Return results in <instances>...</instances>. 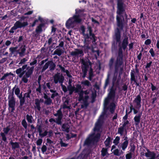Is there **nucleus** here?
Here are the masks:
<instances>
[{"instance_id":"1","label":"nucleus","mask_w":159,"mask_h":159,"mask_svg":"<svg viewBox=\"0 0 159 159\" xmlns=\"http://www.w3.org/2000/svg\"><path fill=\"white\" fill-rule=\"evenodd\" d=\"M117 10L116 16V24L118 27L114 30V34L113 36V41L111 46V52L115 53L117 50V44L118 43V54H123V50H125L128 45V37L125 35L122 42H121V31L125 27L124 17L122 15L125 12V16L126 18L127 15L125 12L124 0H117Z\"/></svg>"},{"instance_id":"2","label":"nucleus","mask_w":159,"mask_h":159,"mask_svg":"<svg viewBox=\"0 0 159 159\" xmlns=\"http://www.w3.org/2000/svg\"><path fill=\"white\" fill-rule=\"evenodd\" d=\"M93 131L94 133L90 135L85 141V144L89 145L91 143H94L99 140L100 134L102 131L101 124L99 120H98L96 123Z\"/></svg>"},{"instance_id":"3","label":"nucleus","mask_w":159,"mask_h":159,"mask_svg":"<svg viewBox=\"0 0 159 159\" xmlns=\"http://www.w3.org/2000/svg\"><path fill=\"white\" fill-rule=\"evenodd\" d=\"M80 30L81 31V34L84 36V39H90L92 40V43L93 44H96V41L97 38L95 34L93 33V30L91 27H88L86 34L85 33V28L84 26H81Z\"/></svg>"},{"instance_id":"4","label":"nucleus","mask_w":159,"mask_h":159,"mask_svg":"<svg viewBox=\"0 0 159 159\" xmlns=\"http://www.w3.org/2000/svg\"><path fill=\"white\" fill-rule=\"evenodd\" d=\"M68 90L69 92V94H72L73 92L75 93H77L79 94V96L78 100L79 101H81L84 99V91L82 89L81 85L79 84L76 85L75 87L70 86L68 88Z\"/></svg>"},{"instance_id":"5","label":"nucleus","mask_w":159,"mask_h":159,"mask_svg":"<svg viewBox=\"0 0 159 159\" xmlns=\"http://www.w3.org/2000/svg\"><path fill=\"white\" fill-rule=\"evenodd\" d=\"M61 108L57 111L56 113L54 114V115L57 118L56 119L51 118L49 120V121L51 122H52L56 123L57 124L61 125L62 124L61 120L63 116V114L61 110Z\"/></svg>"},{"instance_id":"6","label":"nucleus","mask_w":159,"mask_h":159,"mask_svg":"<svg viewBox=\"0 0 159 159\" xmlns=\"http://www.w3.org/2000/svg\"><path fill=\"white\" fill-rule=\"evenodd\" d=\"M82 70H93L92 68V63L88 57L80 59Z\"/></svg>"},{"instance_id":"7","label":"nucleus","mask_w":159,"mask_h":159,"mask_svg":"<svg viewBox=\"0 0 159 159\" xmlns=\"http://www.w3.org/2000/svg\"><path fill=\"white\" fill-rule=\"evenodd\" d=\"M13 95V93L9 94L8 98L9 110L11 112H13L15 110L16 105L15 100Z\"/></svg>"},{"instance_id":"8","label":"nucleus","mask_w":159,"mask_h":159,"mask_svg":"<svg viewBox=\"0 0 159 159\" xmlns=\"http://www.w3.org/2000/svg\"><path fill=\"white\" fill-rule=\"evenodd\" d=\"M70 55L75 59H78L79 57H81L84 55V52L82 49L76 48L75 51H72L70 53Z\"/></svg>"},{"instance_id":"9","label":"nucleus","mask_w":159,"mask_h":159,"mask_svg":"<svg viewBox=\"0 0 159 159\" xmlns=\"http://www.w3.org/2000/svg\"><path fill=\"white\" fill-rule=\"evenodd\" d=\"M56 66V65L52 59L45 63L43 66L42 70H47L49 67V70H55Z\"/></svg>"},{"instance_id":"10","label":"nucleus","mask_w":159,"mask_h":159,"mask_svg":"<svg viewBox=\"0 0 159 159\" xmlns=\"http://www.w3.org/2000/svg\"><path fill=\"white\" fill-rule=\"evenodd\" d=\"M115 92L113 90H111L110 92L108 98H106L104 101V106L106 107L108 103L111 100L112 101H114L115 99Z\"/></svg>"},{"instance_id":"11","label":"nucleus","mask_w":159,"mask_h":159,"mask_svg":"<svg viewBox=\"0 0 159 159\" xmlns=\"http://www.w3.org/2000/svg\"><path fill=\"white\" fill-rule=\"evenodd\" d=\"M31 91L30 89L27 90L26 93H25L23 97L22 95L20 100V106H22L24 104L25 100L27 101L28 100V98H30V94L31 93Z\"/></svg>"},{"instance_id":"12","label":"nucleus","mask_w":159,"mask_h":159,"mask_svg":"<svg viewBox=\"0 0 159 159\" xmlns=\"http://www.w3.org/2000/svg\"><path fill=\"white\" fill-rule=\"evenodd\" d=\"M54 82L55 84L58 83L62 84L64 80V77L60 73L56 74L53 76Z\"/></svg>"},{"instance_id":"13","label":"nucleus","mask_w":159,"mask_h":159,"mask_svg":"<svg viewBox=\"0 0 159 159\" xmlns=\"http://www.w3.org/2000/svg\"><path fill=\"white\" fill-rule=\"evenodd\" d=\"M92 43V40L90 39H84V45L83 46L85 51V52H88V50L91 49L92 48V46H90L89 44Z\"/></svg>"},{"instance_id":"14","label":"nucleus","mask_w":159,"mask_h":159,"mask_svg":"<svg viewBox=\"0 0 159 159\" xmlns=\"http://www.w3.org/2000/svg\"><path fill=\"white\" fill-rule=\"evenodd\" d=\"M141 98L140 95H138L133 101V103L136 108L139 109L141 107L140 104Z\"/></svg>"},{"instance_id":"15","label":"nucleus","mask_w":159,"mask_h":159,"mask_svg":"<svg viewBox=\"0 0 159 159\" xmlns=\"http://www.w3.org/2000/svg\"><path fill=\"white\" fill-rule=\"evenodd\" d=\"M89 90H88L84 91V94L85 95L84 96L83 100H82L80 101L81 102L84 104V106L85 107L87 106L88 105L87 101L89 97V96H88V95L89 93Z\"/></svg>"},{"instance_id":"16","label":"nucleus","mask_w":159,"mask_h":159,"mask_svg":"<svg viewBox=\"0 0 159 159\" xmlns=\"http://www.w3.org/2000/svg\"><path fill=\"white\" fill-rule=\"evenodd\" d=\"M26 49V46L25 45H22L20 48L17 50V52L19 54L20 57H22L25 55Z\"/></svg>"},{"instance_id":"17","label":"nucleus","mask_w":159,"mask_h":159,"mask_svg":"<svg viewBox=\"0 0 159 159\" xmlns=\"http://www.w3.org/2000/svg\"><path fill=\"white\" fill-rule=\"evenodd\" d=\"M28 25V23L27 21L23 22V23H21L19 21H16L14 24V26L17 29L25 27Z\"/></svg>"},{"instance_id":"18","label":"nucleus","mask_w":159,"mask_h":159,"mask_svg":"<svg viewBox=\"0 0 159 159\" xmlns=\"http://www.w3.org/2000/svg\"><path fill=\"white\" fill-rule=\"evenodd\" d=\"M147 152L145 153L146 157L148 158L147 159H156V154L153 152H151L147 149Z\"/></svg>"},{"instance_id":"19","label":"nucleus","mask_w":159,"mask_h":159,"mask_svg":"<svg viewBox=\"0 0 159 159\" xmlns=\"http://www.w3.org/2000/svg\"><path fill=\"white\" fill-rule=\"evenodd\" d=\"M7 48V47L5 46V44H3V45H2L0 47V57H2L3 56L7 55L8 54V52H6Z\"/></svg>"},{"instance_id":"20","label":"nucleus","mask_w":159,"mask_h":159,"mask_svg":"<svg viewBox=\"0 0 159 159\" xmlns=\"http://www.w3.org/2000/svg\"><path fill=\"white\" fill-rule=\"evenodd\" d=\"M10 129V128L9 126H7L6 128H4L3 129V131L4 132H1L0 133V135L2 137V139L4 141H6L7 140V138L6 137V134H8L9 131Z\"/></svg>"},{"instance_id":"21","label":"nucleus","mask_w":159,"mask_h":159,"mask_svg":"<svg viewBox=\"0 0 159 159\" xmlns=\"http://www.w3.org/2000/svg\"><path fill=\"white\" fill-rule=\"evenodd\" d=\"M43 100L41 99H36L35 100L34 108L35 110H38L39 111L41 110V107L40 103L41 102H43Z\"/></svg>"},{"instance_id":"22","label":"nucleus","mask_w":159,"mask_h":159,"mask_svg":"<svg viewBox=\"0 0 159 159\" xmlns=\"http://www.w3.org/2000/svg\"><path fill=\"white\" fill-rule=\"evenodd\" d=\"M12 90L13 91H14L15 94L17 96V97L20 100L22 95V92H21V93L20 94V89L16 85H15V87L13 88Z\"/></svg>"},{"instance_id":"23","label":"nucleus","mask_w":159,"mask_h":159,"mask_svg":"<svg viewBox=\"0 0 159 159\" xmlns=\"http://www.w3.org/2000/svg\"><path fill=\"white\" fill-rule=\"evenodd\" d=\"M74 22L72 18H70L66 21V26L67 28L69 29L73 27Z\"/></svg>"},{"instance_id":"24","label":"nucleus","mask_w":159,"mask_h":159,"mask_svg":"<svg viewBox=\"0 0 159 159\" xmlns=\"http://www.w3.org/2000/svg\"><path fill=\"white\" fill-rule=\"evenodd\" d=\"M73 20L74 23H80L81 21L79 15H74L73 17H70Z\"/></svg>"},{"instance_id":"25","label":"nucleus","mask_w":159,"mask_h":159,"mask_svg":"<svg viewBox=\"0 0 159 159\" xmlns=\"http://www.w3.org/2000/svg\"><path fill=\"white\" fill-rule=\"evenodd\" d=\"M142 115V112H140L134 117V120L135 122V125H138L139 123Z\"/></svg>"},{"instance_id":"26","label":"nucleus","mask_w":159,"mask_h":159,"mask_svg":"<svg viewBox=\"0 0 159 159\" xmlns=\"http://www.w3.org/2000/svg\"><path fill=\"white\" fill-rule=\"evenodd\" d=\"M45 26V24L43 23H42L39 24L37 26V28L35 30V32L37 33H40L43 31L42 28L44 27Z\"/></svg>"},{"instance_id":"27","label":"nucleus","mask_w":159,"mask_h":159,"mask_svg":"<svg viewBox=\"0 0 159 159\" xmlns=\"http://www.w3.org/2000/svg\"><path fill=\"white\" fill-rule=\"evenodd\" d=\"M64 52L63 50L60 48L56 49L54 52L53 55H57L59 56H61Z\"/></svg>"},{"instance_id":"28","label":"nucleus","mask_w":159,"mask_h":159,"mask_svg":"<svg viewBox=\"0 0 159 159\" xmlns=\"http://www.w3.org/2000/svg\"><path fill=\"white\" fill-rule=\"evenodd\" d=\"M134 72L132 71L131 73V80L132 82H134V83H136V84L138 85V84L137 82V78L134 75Z\"/></svg>"},{"instance_id":"29","label":"nucleus","mask_w":159,"mask_h":159,"mask_svg":"<svg viewBox=\"0 0 159 159\" xmlns=\"http://www.w3.org/2000/svg\"><path fill=\"white\" fill-rule=\"evenodd\" d=\"M41 53L39 54V55H38L36 58H39V57H42V59H43L45 57V56L43 55V52L44 53L46 52V49L44 47H43L41 48Z\"/></svg>"},{"instance_id":"30","label":"nucleus","mask_w":159,"mask_h":159,"mask_svg":"<svg viewBox=\"0 0 159 159\" xmlns=\"http://www.w3.org/2000/svg\"><path fill=\"white\" fill-rule=\"evenodd\" d=\"M69 127L67 124H64L62 126V129L63 131L68 133L69 132Z\"/></svg>"},{"instance_id":"31","label":"nucleus","mask_w":159,"mask_h":159,"mask_svg":"<svg viewBox=\"0 0 159 159\" xmlns=\"http://www.w3.org/2000/svg\"><path fill=\"white\" fill-rule=\"evenodd\" d=\"M128 144V141L127 140H125V141L121 144V147L122 150L125 151L127 148Z\"/></svg>"},{"instance_id":"32","label":"nucleus","mask_w":159,"mask_h":159,"mask_svg":"<svg viewBox=\"0 0 159 159\" xmlns=\"http://www.w3.org/2000/svg\"><path fill=\"white\" fill-rule=\"evenodd\" d=\"M113 153L114 155L119 156L121 154H123L124 152L122 150L120 151L118 149H116L114 150Z\"/></svg>"},{"instance_id":"33","label":"nucleus","mask_w":159,"mask_h":159,"mask_svg":"<svg viewBox=\"0 0 159 159\" xmlns=\"http://www.w3.org/2000/svg\"><path fill=\"white\" fill-rule=\"evenodd\" d=\"M26 117L28 122L30 123H32L34 122L33 118L32 116L28 114L26 115Z\"/></svg>"},{"instance_id":"34","label":"nucleus","mask_w":159,"mask_h":159,"mask_svg":"<svg viewBox=\"0 0 159 159\" xmlns=\"http://www.w3.org/2000/svg\"><path fill=\"white\" fill-rule=\"evenodd\" d=\"M115 108V105L114 103H111L108 109H109L111 113H113L114 111Z\"/></svg>"},{"instance_id":"35","label":"nucleus","mask_w":159,"mask_h":159,"mask_svg":"<svg viewBox=\"0 0 159 159\" xmlns=\"http://www.w3.org/2000/svg\"><path fill=\"white\" fill-rule=\"evenodd\" d=\"M43 19L40 17V16H39L38 19L35 20L33 22V23L31 25V26L32 27H34L35 26L36 23L38 22L39 20L40 21V22H42L43 21Z\"/></svg>"},{"instance_id":"36","label":"nucleus","mask_w":159,"mask_h":159,"mask_svg":"<svg viewBox=\"0 0 159 159\" xmlns=\"http://www.w3.org/2000/svg\"><path fill=\"white\" fill-rule=\"evenodd\" d=\"M48 58L47 57V58L45 59V60H42L39 63V66L40 67H42L43 66V65L44 64V63L47 62L48 61Z\"/></svg>"},{"instance_id":"37","label":"nucleus","mask_w":159,"mask_h":159,"mask_svg":"<svg viewBox=\"0 0 159 159\" xmlns=\"http://www.w3.org/2000/svg\"><path fill=\"white\" fill-rule=\"evenodd\" d=\"M152 66H153L152 62L151 61L149 60L146 62L145 68L148 69V68H150Z\"/></svg>"},{"instance_id":"38","label":"nucleus","mask_w":159,"mask_h":159,"mask_svg":"<svg viewBox=\"0 0 159 159\" xmlns=\"http://www.w3.org/2000/svg\"><path fill=\"white\" fill-rule=\"evenodd\" d=\"M12 145V148L15 149L19 147V144L16 142L13 143L11 142L10 143Z\"/></svg>"},{"instance_id":"39","label":"nucleus","mask_w":159,"mask_h":159,"mask_svg":"<svg viewBox=\"0 0 159 159\" xmlns=\"http://www.w3.org/2000/svg\"><path fill=\"white\" fill-rule=\"evenodd\" d=\"M81 84L84 86H89L91 85L90 82L88 80H85L81 82Z\"/></svg>"},{"instance_id":"40","label":"nucleus","mask_w":159,"mask_h":159,"mask_svg":"<svg viewBox=\"0 0 159 159\" xmlns=\"http://www.w3.org/2000/svg\"><path fill=\"white\" fill-rule=\"evenodd\" d=\"M102 155L104 157L108 154L107 150V148H103L101 150Z\"/></svg>"},{"instance_id":"41","label":"nucleus","mask_w":159,"mask_h":159,"mask_svg":"<svg viewBox=\"0 0 159 159\" xmlns=\"http://www.w3.org/2000/svg\"><path fill=\"white\" fill-rule=\"evenodd\" d=\"M111 142V138L110 137H108L107 138L105 141L104 143L106 147H108L109 146Z\"/></svg>"},{"instance_id":"42","label":"nucleus","mask_w":159,"mask_h":159,"mask_svg":"<svg viewBox=\"0 0 159 159\" xmlns=\"http://www.w3.org/2000/svg\"><path fill=\"white\" fill-rule=\"evenodd\" d=\"M52 103V100L50 98L45 100L44 104L47 105H50Z\"/></svg>"},{"instance_id":"43","label":"nucleus","mask_w":159,"mask_h":159,"mask_svg":"<svg viewBox=\"0 0 159 159\" xmlns=\"http://www.w3.org/2000/svg\"><path fill=\"white\" fill-rule=\"evenodd\" d=\"M17 47H12L9 48V51L11 54H13L15 52L17 51Z\"/></svg>"},{"instance_id":"44","label":"nucleus","mask_w":159,"mask_h":159,"mask_svg":"<svg viewBox=\"0 0 159 159\" xmlns=\"http://www.w3.org/2000/svg\"><path fill=\"white\" fill-rule=\"evenodd\" d=\"M69 104L68 101L67 100H66L64 102L63 107V108H69V107L68 106Z\"/></svg>"},{"instance_id":"45","label":"nucleus","mask_w":159,"mask_h":159,"mask_svg":"<svg viewBox=\"0 0 159 159\" xmlns=\"http://www.w3.org/2000/svg\"><path fill=\"white\" fill-rule=\"evenodd\" d=\"M120 138L119 137L117 136L113 141V143L115 144V145H117L119 143Z\"/></svg>"},{"instance_id":"46","label":"nucleus","mask_w":159,"mask_h":159,"mask_svg":"<svg viewBox=\"0 0 159 159\" xmlns=\"http://www.w3.org/2000/svg\"><path fill=\"white\" fill-rule=\"evenodd\" d=\"M149 52L150 53L152 57H154L155 56V53L153 48H151L149 50Z\"/></svg>"},{"instance_id":"47","label":"nucleus","mask_w":159,"mask_h":159,"mask_svg":"<svg viewBox=\"0 0 159 159\" xmlns=\"http://www.w3.org/2000/svg\"><path fill=\"white\" fill-rule=\"evenodd\" d=\"M23 70H16V72L17 74H20L19 77H21L24 74V72L23 71Z\"/></svg>"},{"instance_id":"48","label":"nucleus","mask_w":159,"mask_h":159,"mask_svg":"<svg viewBox=\"0 0 159 159\" xmlns=\"http://www.w3.org/2000/svg\"><path fill=\"white\" fill-rule=\"evenodd\" d=\"M17 29L15 27V26L14 25V26L12 27L11 30L9 31V32L10 34H13L14 32V31L16 30Z\"/></svg>"},{"instance_id":"49","label":"nucleus","mask_w":159,"mask_h":159,"mask_svg":"<svg viewBox=\"0 0 159 159\" xmlns=\"http://www.w3.org/2000/svg\"><path fill=\"white\" fill-rule=\"evenodd\" d=\"M124 131L123 127L119 128L118 129V133L121 135H122Z\"/></svg>"},{"instance_id":"50","label":"nucleus","mask_w":159,"mask_h":159,"mask_svg":"<svg viewBox=\"0 0 159 159\" xmlns=\"http://www.w3.org/2000/svg\"><path fill=\"white\" fill-rule=\"evenodd\" d=\"M22 124L23 127L25 128L26 129L27 128V123L25 121V120L24 119L22 120Z\"/></svg>"},{"instance_id":"51","label":"nucleus","mask_w":159,"mask_h":159,"mask_svg":"<svg viewBox=\"0 0 159 159\" xmlns=\"http://www.w3.org/2000/svg\"><path fill=\"white\" fill-rule=\"evenodd\" d=\"M75 14L76 15H79V14H80L81 12H83L84 11V10L82 9H77L75 10Z\"/></svg>"},{"instance_id":"52","label":"nucleus","mask_w":159,"mask_h":159,"mask_svg":"<svg viewBox=\"0 0 159 159\" xmlns=\"http://www.w3.org/2000/svg\"><path fill=\"white\" fill-rule=\"evenodd\" d=\"M60 144H61V147H66L67 146L68 144L63 143L62 140L61 139V141L60 142Z\"/></svg>"},{"instance_id":"53","label":"nucleus","mask_w":159,"mask_h":159,"mask_svg":"<svg viewBox=\"0 0 159 159\" xmlns=\"http://www.w3.org/2000/svg\"><path fill=\"white\" fill-rule=\"evenodd\" d=\"M151 43V40L149 39H148L145 40L144 42V44L146 45H149Z\"/></svg>"},{"instance_id":"54","label":"nucleus","mask_w":159,"mask_h":159,"mask_svg":"<svg viewBox=\"0 0 159 159\" xmlns=\"http://www.w3.org/2000/svg\"><path fill=\"white\" fill-rule=\"evenodd\" d=\"M47 149V147L45 145H43L41 148L42 151L43 153H44L46 151Z\"/></svg>"},{"instance_id":"55","label":"nucleus","mask_w":159,"mask_h":159,"mask_svg":"<svg viewBox=\"0 0 159 159\" xmlns=\"http://www.w3.org/2000/svg\"><path fill=\"white\" fill-rule=\"evenodd\" d=\"M43 140L42 139H39L36 142V144L38 145H41L42 143Z\"/></svg>"},{"instance_id":"56","label":"nucleus","mask_w":159,"mask_h":159,"mask_svg":"<svg viewBox=\"0 0 159 159\" xmlns=\"http://www.w3.org/2000/svg\"><path fill=\"white\" fill-rule=\"evenodd\" d=\"M33 60V61L30 63V65L31 66L34 65L36 64L37 63V60L36 59L34 58Z\"/></svg>"},{"instance_id":"57","label":"nucleus","mask_w":159,"mask_h":159,"mask_svg":"<svg viewBox=\"0 0 159 159\" xmlns=\"http://www.w3.org/2000/svg\"><path fill=\"white\" fill-rule=\"evenodd\" d=\"M59 42H60V43L59 44V45L57 46L56 47V48H57L58 47H60L61 48H62L64 47V43L63 41H60V40L59 41Z\"/></svg>"},{"instance_id":"58","label":"nucleus","mask_w":159,"mask_h":159,"mask_svg":"<svg viewBox=\"0 0 159 159\" xmlns=\"http://www.w3.org/2000/svg\"><path fill=\"white\" fill-rule=\"evenodd\" d=\"M32 73V70H28V71L26 72L25 75L27 77H29L30 75Z\"/></svg>"},{"instance_id":"59","label":"nucleus","mask_w":159,"mask_h":159,"mask_svg":"<svg viewBox=\"0 0 159 159\" xmlns=\"http://www.w3.org/2000/svg\"><path fill=\"white\" fill-rule=\"evenodd\" d=\"M126 159H130L132 157V154L131 153H128L125 156Z\"/></svg>"},{"instance_id":"60","label":"nucleus","mask_w":159,"mask_h":159,"mask_svg":"<svg viewBox=\"0 0 159 159\" xmlns=\"http://www.w3.org/2000/svg\"><path fill=\"white\" fill-rule=\"evenodd\" d=\"M132 71L134 72V75H135L136 77H137L138 76H139L138 70H132Z\"/></svg>"},{"instance_id":"61","label":"nucleus","mask_w":159,"mask_h":159,"mask_svg":"<svg viewBox=\"0 0 159 159\" xmlns=\"http://www.w3.org/2000/svg\"><path fill=\"white\" fill-rule=\"evenodd\" d=\"M11 43V42L9 40H7L6 41L5 43V46H9Z\"/></svg>"},{"instance_id":"62","label":"nucleus","mask_w":159,"mask_h":159,"mask_svg":"<svg viewBox=\"0 0 159 159\" xmlns=\"http://www.w3.org/2000/svg\"><path fill=\"white\" fill-rule=\"evenodd\" d=\"M47 134H48V132H47L46 131H45L42 134H40V135L42 137H43L45 136H46Z\"/></svg>"},{"instance_id":"63","label":"nucleus","mask_w":159,"mask_h":159,"mask_svg":"<svg viewBox=\"0 0 159 159\" xmlns=\"http://www.w3.org/2000/svg\"><path fill=\"white\" fill-rule=\"evenodd\" d=\"M89 79L90 80H91V79L93 76V72L92 70H90L89 71Z\"/></svg>"},{"instance_id":"64","label":"nucleus","mask_w":159,"mask_h":159,"mask_svg":"<svg viewBox=\"0 0 159 159\" xmlns=\"http://www.w3.org/2000/svg\"><path fill=\"white\" fill-rule=\"evenodd\" d=\"M58 93L56 92H55V93H53L51 96V98H53L55 97L58 96Z\"/></svg>"}]
</instances>
